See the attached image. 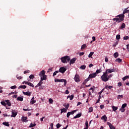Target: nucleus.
<instances>
[{
	"mask_svg": "<svg viewBox=\"0 0 129 129\" xmlns=\"http://www.w3.org/2000/svg\"><path fill=\"white\" fill-rule=\"evenodd\" d=\"M63 112H67V110L65 108L61 109L60 113H63Z\"/></svg>",
	"mask_w": 129,
	"mask_h": 129,
	"instance_id": "23",
	"label": "nucleus"
},
{
	"mask_svg": "<svg viewBox=\"0 0 129 129\" xmlns=\"http://www.w3.org/2000/svg\"><path fill=\"white\" fill-rule=\"evenodd\" d=\"M125 107H126V103L122 105L121 108H125Z\"/></svg>",
	"mask_w": 129,
	"mask_h": 129,
	"instance_id": "42",
	"label": "nucleus"
},
{
	"mask_svg": "<svg viewBox=\"0 0 129 129\" xmlns=\"http://www.w3.org/2000/svg\"><path fill=\"white\" fill-rule=\"evenodd\" d=\"M11 89H16L17 88V87L16 86H13L11 87Z\"/></svg>",
	"mask_w": 129,
	"mask_h": 129,
	"instance_id": "51",
	"label": "nucleus"
},
{
	"mask_svg": "<svg viewBox=\"0 0 129 129\" xmlns=\"http://www.w3.org/2000/svg\"><path fill=\"white\" fill-rule=\"evenodd\" d=\"M86 47H87V46L86 45V44H84L82 45L81 49L82 50L83 49H85V48H86Z\"/></svg>",
	"mask_w": 129,
	"mask_h": 129,
	"instance_id": "30",
	"label": "nucleus"
},
{
	"mask_svg": "<svg viewBox=\"0 0 129 129\" xmlns=\"http://www.w3.org/2000/svg\"><path fill=\"white\" fill-rule=\"evenodd\" d=\"M23 93L24 95H27V96H31V92H23Z\"/></svg>",
	"mask_w": 129,
	"mask_h": 129,
	"instance_id": "14",
	"label": "nucleus"
},
{
	"mask_svg": "<svg viewBox=\"0 0 129 129\" xmlns=\"http://www.w3.org/2000/svg\"><path fill=\"white\" fill-rule=\"evenodd\" d=\"M89 112H92V111H93V108H92V107H90L89 108Z\"/></svg>",
	"mask_w": 129,
	"mask_h": 129,
	"instance_id": "39",
	"label": "nucleus"
},
{
	"mask_svg": "<svg viewBox=\"0 0 129 129\" xmlns=\"http://www.w3.org/2000/svg\"><path fill=\"white\" fill-rule=\"evenodd\" d=\"M126 49H127L128 52H129V44L126 45Z\"/></svg>",
	"mask_w": 129,
	"mask_h": 129,
	"instance_id": "58",
	"label": "nucleus"
},
{
	"mask_svg": "<svg viewBox=\"0 0 129 129\" xmlns=\"http://www.w3.org/2000/svg\"><path fill=\"white\" fill-rule=\"evenodd\" d=\"M61 126V125L60 124V123H57L56 124V128H59V127H60Z\"/></svg>",
	"mask_w": 129,
	"mask_h": 129,
	"instance_id": "48",
	"label": "nucleus"
},
{
	"mask_svg": "<svg viewBox=\"0 0 129 129\" xmlns=\"http://www.w3.org/2000/svg\"><path fill=\"white\" fill-rule=\"evenodd\" d=\"M55 82H64V86H66V84H67V81L65 79H55Z\"/></svg>",
	"mask_w": 129,
	"mask_h": 129,
	"instance_id": "6",
	"label": "nucleus"
},
{
	"mask_svg": "<svg viewBox=\"0 0 129 129\" xmlns=\"http://www.w3.org/2000/svg\"><path fill=\"white\" fill-rule=\"evenodd\" d=\"M128 78H129V76H126L122 78V80H123V81H124L126 80V79H127Z\"/></svg>",
	"mask_w": 129,
	"mask_h": 129,
	"instance_id": "31",
	"label": "nucleus"
},
{
	"mask_svg": "<svg viewBox=\"0 0 129 129\" xmlns=\"http://www.w3.org/2000/svg\"><path fill=\"white\" fill-rule=\"evenodd\" d=\"M74 79L75 81H76V82H80V77H79V75L78 74L75 75Z\"/></svg>",
	"mask_w": 129,
	"mask_h": 129,
	"instance_id": "7",
	"label": "nucleus"
},
{
	"mask_svg": "<svg viewBox=\"0 0 129 129\" xmlns=\"http://www.w3.org/2000/svg\"><path fill=\"white\" fill-rule=\"evenodd\" d=\"M1 104H2V105H4V106H6V105H7V103H5V101H2V102H1Z\"/></svg>",
	"mask_w": 129,
	"mask_h": 129,
	"instance_id": "40",
	"label": "nucleus"
},
{
	"mask_svg": "<svg viewBox=\"0 0 129 129\" xmlns=\"http://www.w3.org/2000/svg\"><path fill=\"white\" fill-rule=\"evenodd\" d=\"M23 100H24V97L23 96L18 97L17 98V100H18L19 101H23Z\"/></svg>",
	"mask_w": 129,
	"mask_h": 129,
	"instance_id": "19",
	"label": "nucleus"
},
{
	"mask_svg": "<svg viewBox=\"0 0 129 129\" xmlns=\"http://www.w3.org/2000/svg\"><path fill=\"white\" fill-rule=\"evenodd\" d=\"M30 73V71L28 70V71H25L24 72V74H26V73Z\"/></svg>",
	"mask_w": 129,
	"mask_h": 129,
	"instance_id": "52",
	"label": "nucleus"
},
{
	"mask_svg": "<svg viewBox=\"0 0 129 129\" xmlns=\"http://www.w3.org/2000/svg\"><path fill=\"white\" fill-rule=\"evenodd\" d=\"M74 97V95H72L71 96H68L67 97V98H70V100H72V99H73Z\"/></svg>",
	"mask_w": 129,
	"mask_h": 129,
	"instance_id": "27",
	"label": "nucleus"
},
{
	"mask_svg": "<svg viewBox=\"0 0 129 129\" xmlns=\"http://www.w3.org/2000/svg\"><path fill=\"white\" fill-rule=\"evenodd\" d=\"M112 72H114V69H109L106 70V73L107 74H109V73H112Z\"/></svg>",
	"mask_w": 129,
	"mask_h": 129,
	"instance_id": "9",
	"label": "nucleus"
},
{
	"mask_svg": "<svg viewBox=\"0 0 129 129\" xmlns=\"http://www.w3.org/2000/svg\"><path fill=\"white\" fill-rule=\"evenodd\" d=\"M107 125H109L110 129H115V127H114L113 125H112L110 122H107Z\"/></svg>",
	"mask_w": 129,
	"mask_h": 129,
	"instance_id": "15",
	"label": "nucleus"
},
{
	"mask_svg": "<svg viewBox=\"0 0 129 129\" xmlns=\"http://www.w3.org/2000/svg\"><path fill=\"white\" fill-rule=\"evenodd\" d=\"M94 73H96V74H98V73H100V70H97Z\"/></svg>",
	"mask_w": 129,
	"mask_h": 129,
	"instance_id": "49",
	"label": "nucleus"
},
{
	"mask_svg": "<svg viewBox=\"0 0 129 129\" xmlns=\"http://www.w3.org/2000/svg\"><path fill=\"white\" fill-rule=\"evenodd\" d=\"M105 62H108V58H107V57H105Z\"/></svg>",
	"mask_w": 129,
	"mask_h": 129,
	"instance_id": "64",
	"label": "nucleus"
},
{
	"mask_svg": "<svg viewBox=\"0 0 129 129\" xmlns=\"http://www.w3.org/2000/svg\"><path fill=\"white\" fill-rule=\"evenodd\" d=\"M49 102L51 104H53V99H52L51 98H49Z\"/></svg>",
	"mask_w": 129,
	"mask_h": 129,
	"instance_id": "37",
	"label": "nucleus"
},
{
	"mask_svg": "<svg viewBox=\"0 0 129 129\" xmlns=\"http://www.w3.org/2000/svg\"><path fill=\"white\" fill-rule=\"evenodd\" d=\"M112 76V75H109V76H108V80H109L110 78Z\"/></svg>",
	"mask_w": 129,
	"mask_h": 129,
	"instance_id": "59",
	"label": "nucleus"
},
{
	"mask_svg": "<svg viewBox=\"0 0 129 129\" xmlns=\"http://www.w3.org/2000/svg\"><path fill=\"white\" fill-rule=\"evenodd\" d=\"M21 88H22V89H25V88H27V86L26 85L20 86L18 87V89H20Z\"/></svg>",
	"mask_w": 129,
	"mask_h": 129,
	"instance_id": "20",
	"label": "nucleus"
},
{
	"mask_svg": "<svg viewBox=\"0 0 129 129\" xmlns=\"http://www.w3.org/2000/svg\"><path fill=\"white\" fill-rule=\"evenodd\" d=\"M101 79L102 81H104V82H106V81H108L107 74L106 73H103V75L101 77Z\"/></svg>",
	"mask_w": 129,
	"mask_h": 129,
	"instance_id": "4",
	"label": "nucleus"
},
{
	"mask_svg": "<svg viewBox=\"0 0 129 129\" xmlns=\"http://www.w3.org/2000/svg\"><path fill=\"white\" fill-rule=\"evenodd\" d=\"M76 60H77V58H76L75 57L71 59L70 62V65H71V64H74V63H75V61H76Z\"/></svg>",
	"mask_w": 129,
	"mask_h": 129,
	"instance_id": "12",
	"label": "nucleus"
},
{
	"mask_svg": "<svg viewBox=\"0 0 129 129\" xmlns=\"http://www.w3.org/2000/svg\"><path fill=\"white\" fill-rule=\"evenodd\" d=\"M57 73H59V71H56L53 73V76H55V75H57Z\"/></svg>",
	"mask_w": 129,
	"mask_h": 129,
	"instance_id": "38",
	"label": "nucleus"
},
{
	"mask_svg": "<svg viewBox=\"0 0 129 129\" xmlns=\"http://www.w3.org/2000/svg\"><path fill=\"white\" fill-rule=\"evenodd\" d=\"M24 83L25 84H27V85H29V86H31V87H34V85H33V84H32L29 82L24 81L23 82V84H24Z\"/></svg>",
	"mask_w": 129,
	"mask_h": 129,
	"instance_id": "11",
	"label": "nucleus"
},
{
	"mask_svg": "<svg viewBox=\"0 0 129 129\" xmlns=\"http://www.w3.org/2000/svg\"><path fill=\"white\" fill-rule=\"evenodd\" d=\"M80 56H83V55H84V52H81L79 54Z\"/></svg>",
	"mask_w": 129,
	"mask_h": 129,
	"instance_id": "62",
	"label": "nucleus"
},
{
	"mask_svg": "<svg viewBox=\"0 0 129 129\" xmlns=\"http://www.w3.org/2000/svg\"><path fill=\"white\" fill-rule=\"evenodd\" d=\"M105 87L106 89H107V88H108V89H111V88H113V86L106 85Z\"/></svg>",
	"mask_w": 129,
	"mask_h": 129,
	"instance_id": "25",
	"label": "nucleus"
},
{
	"mask_svg": "<svg viewBox=\"0 0 129 129\" xmlns=\"http://www.w3.org/2000/svg\"><path fill=\"white\" fill-rule=\"evenodd\" d=\"M70 56H66L63 57L61 58V60L62 62V63H67V62H69L71 60Z\"/></svg>",
	"mask_w": 129,
	"mask_h": 129,
	"instance_id": "5",
	"label": "nucleus"
},
{
	"mask_svg": "<svg viewBox=\"0 0 129 129\" xmlns=\"http://www.w3.org/2000/svg\"><path fill=\"white\" fill-rule=\"evenodd\" d=\"M70 115H71V112H68L67 114V116L68 118H69V116H70Z\"/></svg>",
	"mask_w": 129,
	"mask_h": 129,
	"instance_id": "45",
	"label": "nucleus"
},
{
	"mask_svg": "<svg viewBox=\"0 0 129 129\" xmlns=\"http://www.w3.org/2000/svg\"><path fill=\"white\" fill-rule=\"evenodd\" d=\"M45 73L46 72L44 70L40 72L39 75L40 77H41V81H43V80H46L47 79V76L45 75Z\"/></svg>",
	"mask_w": 129,
	"mask_h": 129,
	"instance_id": "2",
	"label": "nucleus"
},
{
	"mask_svg": "<svg viewBox=\"0 0 129 129\" xmlns=\"http://www.w3.org/2000/svg\"><path fill=\"white\" fill-rule=\"evenodd\" d=\"M117 18H113V21H116L117 23H121V22H122L123 21V19L124 18V15L121 14L117 16Z\"/></svg>",
	"mask_w": 129,
	"mask_h": 129,
	"instance_id": "1",
	"label": "nucleus"
},
{
	"mask_svg": "<svg viewBox=\"0 0 129 129\" xmlns=\"http://www.w3.org/2000/svg\"><path fill=\"white\" fill-rule=\"evenodd\" d=\"M81 115H82V113H80L79 114H77L75 116H74L73 117V118L74 119L78 118L80 117L81 116Z\"/></svg>",
	"mask_w": 129,
	"mask_h": 129,
	"instance_id": "17",
	"label": "nucleus"
},
{
	"mask_svg": "<svg viewBox=\"0 0 129 129\" xmlns=\"http://www.w3.org/2000/svg\"><path fill=\"white\" fill-rule=\"evenodd\" d=\"M122 97H123L122 95H119L117 96V99H120V98H122Z\"/></svg>",
	"mask_w": 129,
	"mask_h": 129,
	"instance_id": "36",
	"label": "nucleus"
},
{
	"mask_svg": "<svg viewBox=\"0 0 129 129\" xmlns=\"http://www.w3.org/2000/svg\"><path fill=\"white\" fill-rule=\"evenodd\" d=\"M75 112H76V110H74V111L71 112V114H74Z\"/></svg>",
	"mask_w": 129,
	"mask_h": 129,
	"instance_id": "57",
	"label": "nucleus"
},
{
	"mask_svg": "<svg viewBox=\"0 0 129 129\" xmlns=\"http://www.w3.org/2000/svg\"><path fill=\"white\" fill-rule=\"evenodd\" d=\"M120 110L121 111V112H124L125 109H124V108H121L120 109Z\"/></svg>",
	"mask_w": 129,
	"mask_h": 129,
	"instance_id": "47",
	"label": "nucleus"
},
{
	"mask_svg": "<svg viewBox=\"0 0 129 129\" xmlns=\"http://www.w3.org/2000/svg\"><path fill=\"white\" fill-rule=\"evenodd\" d=\"M5 102L7 103V105H8V106H11V105H12V104L11 103V102H10V100H6L5 101Z\"/></svg>",
	"mask_w": 129,
	"mask_h": 129,
	"instance_id": "21",
	"label": "nucleus"
},
{
	"mask_svg": "<svg viewBox=\"0 0 129 129\" xmlns=\"http://www.w3.org/2000/svg\"><path fill=\"white\" fill-rule=\"evenodd\" d=\"M125 28V24L122 23L121 26V29H124Z\"/></svg>",
	"mask_w": 129,
	"mask_h": 129,
	"instance_id": "34",
	"label": "nucleus"
},
{
	"mask_svg": "<svg viewBox=\"0 0 129 129\" xmlns=\"http://www.w3.org/2000/svg\"><path fill=\"white\" fill-rule=\"evenodd\" d=\"M34 99H35V97H33L30 101L31 104H34V103H36V100H35Z\"/></svg>",
	"mask_w": 129,
	"mask_h": 129,
	"instance_id": "16",
	"label": "nucleus"
},
{
	"mask_svg": "<svg viewBox=\"0 0 129 129\" xmlns=\"http://www.w3.org/2000/svg\"><path fill=\"white\" fill-rule=\"evenodd\" d=\"M69 107V104H68L66 106V109L67 110Z\"/></svg>",
	"mask_w": 129,
	"mask_h": 129,
	"instance_id": "54",
	"label": "nucleus"
},
{
	"mask_svg": "<svg viewBox=\"0 0 129 129\" xmlns=\"http://www.w3.org/2000/svg\"><path fill=\"white\" fill-rule=\"evenodd\" d=\"M17 79H22V78H23L22 77L20 76V77H18V76H17Z\"/></svg>",
	"mask_w": 129,
	"mask_h": 129,
	"instance_id": "60",
	"label": "nucleus"
},
{
	"mask_svg": "<svg viewBox=\"0 0 129 129\" xmlns=\"http://www.w3.org/2000/svg\"><path fill=\"white\" fill-rule=\"evenodd\" d=\"M93 54H94V52H91L88 55L89 58H92V55H93Z\"/></svg>",
	"mask_w": 129,
	"mask_h": 129,
	"instance_id": "28",
	"label": "nucleus"
},
{
	"mask_svg": "<svg viewBox=\"0 0 129 129\" xmlns=\"http://www.w3.org/2000/svg\"><path fill=\"white\" fill-rule=\"evenodd\" d=\"M85 125H86V127H87V128H88V121L86 120V122H85Z\"/></svg>",
	"mask_w": 129,
	"mask_h": 129,
	"instance_id": "41",
	"label": "nucleus"
},
{
	"mask_svg": "<svg viewBox=\"0 0 129 129\" xmlns=\"http://www.w3.org/2000/svg\"><path fill=\"white\" fill-rule=\"evenodd\" d=\"M115 61L118 62V63H120V62H121V59L118 58L116 59Z\"/></svg>",
	"mask_w": 129,
	"mask_h": 129,
	"instance_id": "33",
	"label": "nucleus"
},
{
	"mask_svg": "<svg viewBox=\"0 0 129 129\" xmlns=\"http://www.w3.org/2000/svg\"><path fill=\"white\" fill-rule=\"evenodd\" d=\"M92 39H93V40H92V41L94 42V41H95V40H96V39H95V37L93 36V37H92Z\"/></svg>",
	"mask_w": 129,
	"mask_h": 129,
	"instance_id": "63",
	"label": "nucleus"
},
{
	"mask_svg": "<svg viewBox=\"0 0 129 129\" xmlns=\"http://www.w3.org/2000/svg\"><path fill=\"white\" fill-rule=\"evenodd\" d=\"M112 109L114 111H115V110H117V107H115L114 106H112Z\"/></svg>",
	"mask_w": 129,
	"mask_h": 129,
	"instance_id": "35",
	"label": "nucleus"
},
{
	"mask_svg": "<svg viewBox=\"0 0 129 129\" xmlns=\"http://www.w3.org/2000/svg\"><path fill=\"white\" fill-rule=\"evenodd\" d=\"M27 119H28V117L25 116H23L21 118L22 121H24V122H28V120Z\"/></svg>",
	"mask_w": 129,
	"mask_h": 129,
	"instance_id": "13",
	"label": "nucleus"
},
{
	"mask_svg": "<svg viewBox=\"0 0 129 129\" xmlns=\"http://www.w3.org/2000/svg\"><path fill=\"white\" fill-rule=\"evenodd\" d=\"M122 84H121V82H119L118 83V86L120 87V86H121Z\"/></svg>",
	"mask_w": 129,
	"mask_h": 129,
	"instance_id": "56",
	"label": "nucleus"
},
{
	"mask_svg": "<svg viewBox=\"0 0 129 129\" xmlns=\"http://www.w3.org/2000/svg\"><path fill=\"white\" fill-rule=\"evenodd\" d=\"M116 38L117 40H119L120 39V35L119 34L117 35Z\"/></svg>",
	"mask_w": 129,
	"mask_h": 129,
	"instance_id": "44",
	"label": "nucleus"
},
{
	"mask_svg": "<svg viewBox=\"0 0 129 129\" xmlns=\"http://www.w3.org/2000/svg\"><path fill=\"white\" fill-rule=\"evenodd\" d=\"M96 76H97L96 73L91 74L89 75L88 78L86 80H85V81H84V84H86V83H87V82L89 81V80H90L91 78H94L95 77H96Z\"/></svg>",
	"mask_w": 129,
	"mask_h": 129,
	"instance_id": "3",
	"label": "nucleus"
},
{
	"mask_svg": "<svg viewBox=\"0 0 129 129\" xmlns=\"http://www.w3.org/2000/svg\"><path fill=\"white\" fill-rule=\"evenodd\" d=\"M17 114H18V111L16 110H12V115H11V117H16L17 116Z\"/></svg>",
	"mask_w": 129,
	"mask_h": 129,
	"instance_id": "8",
	"label": "nucleus"
},
{
	"mask_svg": "<svg viewBox=\"0 0 129 129\" xmlns=\"http://www.w3.org/2000/svg\"><path fill=\"white\" fill-rule=\"evenodd\" d=\"M29 78H30V79H34V78H35V76H34L33 75H31L29 76Z\"/></svg>",
	"mask_w": 129,
	"mask_h": 129,
	"instance_id": "43",
	"label": "nucleus"
},
{
	"mask_svg": "<svg viewBox=\"0 0 129 129\" xmlns=\"http://www.w3.org/2000/svg\"><path fill=\"white\" fill-rule=\"evenodd\" d=\"M85 68H86V66L82 65L80 67V69H81V70H84Z\"/></svg>",
	"mask_w": 129,
	"mask_h": 129,
	"instance_id": "24",
	"label": "nucleus"
},
{
	"mask_svg": "<svg viewBox=\"0 0 129 129\" xmlns=\"http://www.w3.org/2000/svg\"><path fill=\"white\" fill-rule=\"evenodd\" d=\"M41 85H42V81L39 82V83L37 84V85L36 86V87H37L38 86H41Z\"/></svg>",
	"mask_w": 129,
	"mask_h": 129,
	"instance_id": "46",
	"label": "nucleus"
},
{
	"mask_svg": "<svg viewBox=\"0 0 129 129\" xmlns=\"http://www.w3.org/2000/svg\"><path fill=\"white\" fill-rule=\"evenodd\" d=\"M101 119H102L103 120H104V121H107V117H106V115H104V116H103L101 118Z\"/></svg>",
	"mask_w": 129,
	"mask_h": 129,
	"instance_id": "18",
	"label": "nucleus"
},
{
	"mask_svg": "<svg viewBox=\"0 0 129 129\" xmlns=\"http://www.w3.org/2000/svg\"><path fill=\"white\" fill-rule=\"evenodd\" d=\"M113 56L114 57V58H117V57H118V53L117 52H115L114 53Z\"/></svg>",
	"mask_w": 129,
	"mask_h": 129,
	"instance_id": "32",
	"label": "nucleus"
},
{
	"mask_svg": "<svg viewBox=\"0 0 129 129\" xmlns=\"http://www.w3.org/2000/svg\"><path fill=\"white\" fill-rule=\"evenodd\" d=\"M128 12H129V10H127V8H126L123 11V14H122V15H124V14H126V13H128Z\"/></svg>",
	"mask_w": 129,
	"mask_h": 129,
	"instance_id": "22",
	"label": "nucleus"
},
{
	"mask_svg": "<svg viewBox=\"0 0 129 129\" xmlns=\"http://www.w3.org/2000/svg\"><path fill=\"white\" fill-rule=\"evenodd\" d=\"M34 126H36V123H30L29 125V127H34Z\"/></svg>",
	"mask_w": 129,
	"mask_h": 129,
	"instance_id": "29",
	"label": "nucleus"
},
{
	"mask_svg": "<svg viewBox=\"0 0 129 129\" xmlns=\"http://www.w3.org/2000/svg\"><path fill=\"white\" fill-rule=\"evenodd\" d=\"M65 94H69V91L68 90H66Z\"/></svg>",
	"mask_w": 129,
	"mask_h": 129,
	"instance_id": "55",
	"label": "nucleus"
},
{
	"mask_svg": "<svg viewBox=\"0 0 129 129\" xmlns=\"http://www.w3.org/2000/svg\"><path fill=\"white\" fill-rule=\"evenodd\" d=\"M3 124L6 125V126H10V124H9V122H4L3 123Z\"/></svg>",
	"mask_w": 129,
	"mask_h": 129,
	"instance_id": "26",
	"label": "nucleus"
},
{
	"mask_svg": "<svg viewBox=\"0 0 129 129\" xmlns=\"http://www.w3.org/2000/svg\"><path fill=\"white\" fill-rule=\"evenodd\" d=\"M67 69L64 67H61L59 69L58 72H60V73H64L65 71H66Z\"/></svg>",
	"mask_w": 129,
	"mask_h": 129,
	"instance_id": "10",
	"label": "nucleus"
},
{
	"mask_svg": "<svg viewBox=\"0 0 129 129\" xmlns=\"http://www.w3.org/2000/svg\"><path fill=\"white\" fill-rule=\"evenodd\" d=\"M124 40H128L129 37L126 36L123 37Z\"/></svg>",
	"mask_w": 129,
	"mask_h": 129,
	"instance_id": "50",
	"label": "nucleus"
},
{
	"mask_svg": "<svg viewBox=\"0 0 129 129\" xmlns=\"http://www.w3.org/2000/svg\"><path fill=\"white\" fill-rule=\"evenodd\" d=\"M89 68H91V67H93V64L90 63V64L89 65Z\"/></svg>",
	"mask_w": 129,
	"mask_h": 129,
	"instance_id": "53",
	"label": "nucleus"
},
{
	"mask_svg": "<svg viewBox=\"0 0 129 129\" xmlns=\"http://www.w3.org/2000/svg\"><path fill=\"white\" fill-rule=\"evenodd\" d=\"M100 107L101 109H102L103 108V107H104V105H101L100 106Z\"/></svg>",
	"mask_w": 129,
	"mask_h": 129,
	"instance_id": "61",
	"label": "nucleus"
}]
</instances>
